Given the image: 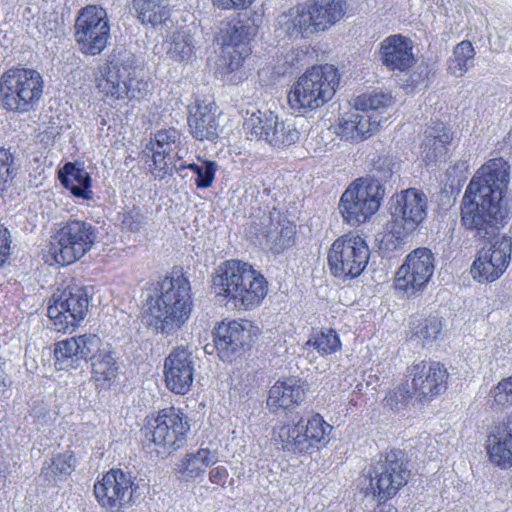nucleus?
Segmentation results:
<instances>
[{"mask_svg": "<svg viewBox=\"0 0 512 512\" xmlns=\"http://www.w3.org/2000/svg\"><path fill=\"white\" fill-rule=\"evenodd\" d=\"M509 168L501 157L488 160L471 179L462 199V225L480 238H493L477 252L471 265V275L479 283L499 279L511 261V237L496 236L506 217L502 201L509 183Z\"/></svg>", "mask_w": 512, "mask_h": 512, "instance_id": "1", "label": "nucleus"}, {"mask_svg": "<svg viewBox=\"0 0 512 512\" xmlns=\"http://www.w3.org/2000/svg\"><path fill=\"white\" fill-rule=\"evenodd\" d=\"M146 314L149 325L163 335H172L190 319L193 292L189 278L181 266L146 284Z\"/></svg>", "mask_w": 512, "mask_h": 512, "instance_id": "2", "label": "nucleus"}, {"mask_svg": "<svg viewBox=\"0 0 512 512\" xmlns=\"http://www.w3.org/2000/svg\"><path fill=\"white\" fill-rule=\"evenodd\" d=\"M54 366L59 371L77 369L82 360L90 362V381L97 390L115 383L119 366L110 344L95 333L72 336L54 344Z\"/></svg>", "mask_w": 512, "mask_h": 512, "instance_id": "3", "label": "nucleus"}, {"mask_svg": "<svg viewBox=\"0 0 512 512\" xmlns=\"http://www.w3.org/2000/svg\"><path fill=\"white\" fill-rule=\"evenodd\" d=\"M215 296L236 311H253L264 303L269 283L265 276L248 262L229 259L220 263L211 276Z\"/></svg>", "mask_w": 512, "mask_h": 512, "instance_id": "4", "label": "nucleus"}, {"mask_svg": "<svg viewBox=\"0 0 512 512\" xmlns=\"http://www.w3.org/2000/svg\"><path fill=\"white\" fill-rule=\"evenodd\" d=\"M349 9L347 0H309L288 9L280 30L290 40L308 39L331 29Z\"/></svg>", "mask_w": 512, "mask_h": 512, "instance_id": "5", "label": "nucleus"}, {"mask_svg": "<svg viewBox=\"0 0 512 512\" xmlns=\"http://www.w3.org/2000/svg\"><path fill=\"white\" fill-rule=\"evenodd\" d=\"M428 199L417 188H407L392 198L390 218L384 226L381 247L387 251L401 248L427 217Z\"/></svg>", "mask_w": 512, "mask_h": 512, "instance_id": "6", "label": "nucleus"}, {"mask_svg": "<svg viewBox=\"0 0 512 512\" xmlns=\"http://www.w3.org/2000/svg\"><path fill=\"white\" fill-rule=\"evenodd\" d=\"M333 426L318 412L300 417L295 422H283L272 430V441L288 453L313 456L327 448Z\"/></svg>", "mask_w": 512, "mask_h": 512, "instance_id": "7", "label": "nucleus"}, {"mask_svg": "<svg viewBox=\"0 0 512 512\" xmlns=\"http://www.w3.org/2000/svg\"><path fill=\"white\" fill-rule=\"evenodd\" d=\"M339 82L340 75L333 65H314L291 85L287 103L293 111L302 114L315 111L333 99Z\"/></svg>", "mask_w": 512, "mask_h": 512, "instance_id": "8", "label": "nucleus"}, {"mask_svg": "<svg viewBox=\"0 0 512 512\" xmlns=\"http://www.w3.org/2000/svg\"><path fill=\"white\" fill-rule=\"evenodd\" d=\"M97 236V228L86 220L59 223L50 236L46 262L59 267L77 263L93 249Z\"/></svg>", "mask_w": 512, "mask_h": 512, "instance_id": "9", "label": "nucleus"}, {"mask_svg": "<svg viewBox=\"0 0 512 512\" xmlns=\"http://www.w3.org/2000/svg\"><path fill=\"white\" fill-rule=\"evenodd\" d=\"M404 450L391 448L380 453L378 460L370 465L365 479L366 496H372L379 503L393 499L409 482L411 471Z\"/></svg>", "mask_w": 512, "mask_h": 512, "instance_id": "10", "label": "nucleus"}, {"mask_svg": "<svg viewBox=\"0 0 512 512\" xmlns=\"http://www.w3.org/2000/svg\"><path fill=\"white\" fill-rule=\"evenodd\" d=\"M138 65L133 54L114 55L99 65L94 75L95 88L106 103L132 100L139 92Z\"/></svg>", "mask_w": 512, "mask_h": 512, "instance_id": "11", "label": "nucleus"}, {"mask_svg": "<svg viewBox=\"0 0 512 512\" xmlns=\"http://www.w3.org/2000/svg\"><path fill=\"white\" fill-rule=\"evenodd\" d=\"M45 82L35 69L11 67L0 76V104L8 112L35 111L44 95Z\"/></svg>", "mask_w": 512, "mask_h": 512, "instance_id": "12", "label": "nucleus"}, {"mask_svg": "<svg viewBox=\"0 0 512 512\" xmlns=\"http://www.w3.org/2000/svg\"><path fill=\"white\" fill-rule=\"evenodd\" d=\"M142 431L158 453L171 454L186 444L189 418L180 407H164L146 416Z\"/></svg>", "mask_w": 512, "mask_h": 512, "instance_id": "13", "label": "nucleus"}, {"mask_svg": "<svg viewBox=\"0 0 512 512\" xmlns=\"http://www.w3.org/2000/svg\"><path fill=\"white\" fill-rule=\"evenodd\" d=\"M385 196L383 185L373 178H357L343 192L339 210L351 226L368 222L379 210Z\"/></svg>", "mask_w": 512, "mask_h": 512, "instance_id": "14", "label": "nucleus"}, {"mask_svg": "<svg viewBox=\"0 0 512 512\" xmlns=\"http://www.w3.org/2000/svg\"><path fill=\"white\" fill-rule=\"evenodd\" d=\"M370 249L363 237L348 232L336 238L327 251L330 274L338 279L359 277L368 265Z\"/></svg>", "mask_w": 512, "mask_h": 512, "instance_id": "15", "label": "nucleus"}, {"mask_svg": "<svg viewBox=\"0 0 512 512\" xmlns=\"http://www.w3.org/2000/svg\"><path fill=\"white\" fill-rule=\"evenodd\" d=\"M88 309L89 297L85 287L69 284L53 293L47 316L57 332H73L85 320Z\"/></svg>", "mask_w": 512, "mask_h": 512, "instance_id": "16", "label": "nucleus"}, {"mask_svg": "<svg viewBox=\"0 0 512 512\" xmlns=\"http://www.w3.org/2000/svg\"><path fill=\"white\" fill-rule=\"evenodd\" d=\"M136 478L121 468H110L98 475L93 485V495L98 505L106 511H124L136 502Z\"/></svg>", "mask_w": 512, "mask_h": 512, "instance_id": "17", "label": "nucleus"}, {"mask_svg": "<svg viewBox=\"0 0 512 512\" xmlns=\"http://www.w3.org/2000/svg\"><path fill=\"white\" fill-rule=\"evenodd\" d=\"M74 37L82 54H101L110 39V24L106 10L98 5L81 8L75 19Z\"/></svg>", "mask_w": 512, "mask_h": 512, "instance_id": "18", "label": "nucleus"}, {"mask_svg": "<svg viewBox=\"0 0 512 512\" xmlns=\"http://www.w3.org/2000/svg\"><path fill=\"white\" fill-rule=\"evenodd\" d=\"M435 269V257L426 247L412 250L397 269L393 287L408 298L421 294L428 286Z\"/></svg>", "mask_w": 512, "mask_h": 512, "instance_id": "19", "label": "nucleus"}, {"mask_svg": "<svg viewBox=\"0 0 512 512\" xmlns=\"http://www.w3.org/2000/svg\"><path fill=\"white\" fill-rule=\"evenodd\" d=\"M407 383L413 389L415 401L429 404L448 389L449 372L446 366L436 360H415L406 368Z\"/></svg>", "mask_w": 512, "mask_h": 512, "instance_id": "20", "label": "nucleus"}, {"mask_svg": "<svg viewBox=\"0 0 512 512\" xmlns=\"http://www.w3.org/2000/svg\"><path fill=\"white\" fill-rule=\"evenodd\" d=\"M308 389L299 376L279 378L268 390L266 406L273 414L292 412L305 402Z\"/></svg>", "mask_w": 512, "mask_h": 512, "instance_id": "21", "label": "nucleus"}, {"mask_svg": "<svg viewBox=\"0 0 512 512\" xmlns=\"http://www.w3.org/2000/svg\"><path fill=\"white\" fill-rule=\"evenodd\" d=\"M192 353L184 347H175L164 360L163 376L166 388L175 395H186L194 380Z\"/></svg>", "mask_w": 512, "mask_h": 512, "instance_id": "22", "label": "nucleus"}, {"mask_svg": "<svg viewBox=\"0 0 512 512\" xmlns=\"http://www.w3.org/2000/svg\"><path fill=\"white\" fill-rule=\"evenodd\" d=\"M249 324L244 319H224L217 323L212 334L214 348L221 360L231 361L244 348L250 336Z\"/></svg>", "mask_w": 512, "mask_h": 512, "instance_id": "23", "label": "nucleus"}, {"mask_svg": "<svg viewBox=\"0 0 512 512\" xmlns=\"http://www.w3.org/2000/svg\"><path fill=\"white\" fill-rule=\"evenodd\" d=\"M485 448L494 466L501 469L512 467V412L491 428Z\"/></svg>", "mask_w": 512, "mask_h": 512, "instance_id": "24", "label": "nucleus"}, {"mask_svg": "<svg viewBox=\"0 0 512 512\" xmlns=\"http://www.w3.org/2000/svg\"><path fill=\"white\" fill-rule=\"evenodd\" d=\"M180 136L179 130L173 127L160 129L151 135L146 150L151 160L150 169L155 177L163 179L171 171L167 158L172 146L179 142Z\"/></svg>", "mask_w": 512, "mask_h": 512, "instance_id": "25", "label": "nucleus"}, {"mask_svg": "<svg viewBox=\"0 0 512 512\" xmlns=\"http://www.w3.org/2000/svg\"><path fill=\"white\" fill-rule=\"evenodd\" d=\"M380 59L391 71H408L416 62L413 43L401 34H394L384 39L379 49Z\"/></svg>", "mask_w": 512, "mask_h": 512, "instance_id": "26", "label": "nucleus"}, {"mask_svg": "<svg viewBox=\"0 0 512 512\" xmlns=\"http://www.w3.org/2000/svg\"><path fill=\"white\" fill-rule=\"evenodd\" d=\"M252 53L249 27L238 22L229 32V40L223 48V65L226 73L239 71Z\"/></svg>", "mask_w": 512, "mask_h": 512, "instance_id": "27", "label": "nucleus"}, {"mask_svg": "<svg viewBox=\"0 0 512 512\" xmlns=\"http://www.w3.org/2000/svg\"><path fill=\"white\" fill-rule=\"evenodd\" d=\"M58 180L74 198L85 201L93 199V180L82 162H66L58 170Z\"/></svg>", "mask_w": 512, "mask_h": 512, "instance_id": "28", "label": "nucleus"}, {"mask_svg": "<svg viewBox=\"0 0 512 512\" xmlns=\"http://www.w3.org/2000/svg\"><path fill=\"white\" fill-rule=\"evenodd\" d=\"M244 130L249 140H265L272 146H284L286 142L279 134V128L283 130V124L271 112L263 113L260 110L251 114L244 122Z\"/></svg>", "mask_w": 512, "mask_h": 512, "instance_id": "29", "label": "nucleus"}, {"mask_svg": "<svg viewBox=\"0 0 512 512\" xmlns=\"http://www.w3.org/2000/svg\"><path fill=\"white\" fill-rule=\"evenodd\" d=\"M187 123L189 132L197 140H214L218 137V122L211 105L196 100L189 108Z\"/></svg>", "mask_w": 512, "mask_h": 512, "instance_id": "30", "label": "nucleus"}, {"mask_svg": "<svg viewBox=\"0 0 512 512\" xmlns=\"http://www.w3.org/2000/svg\"><path fill=\"white\" fill-rule=\"evenodd\" d=\"M453 139L454 133L451 128L442 122H437L428 127L421 146L425 162L430 164L439 157L446 155Z\"/></svg>", "mask_w": 512, "mask_h": 512, "instance_id": "31", "label": "nucleus"}, {"mask_svg": "<svg viewBox=\"0 0 512 512\" xmlns=\"http://www.w3.org/2000/svg\"><path fill=\"white\" fill-rule=\"evenodd\" d=\"M163 45L167 57L174 63L189 65L196 59V47L189 30L176 29L166 37Z\"/></svg>", "mask_w": 512, "mask_h": 512, "instance_id": "32", "label": "nucleus"}, {"mask_svg": "<svg viewBox=\"0 0 512 512\" xmlns=\"http://www.w3.org/2000/svg\"><path fill=\"white\" fill-rule=\"evenodd\" d=\"M77 458L74 451L66 450L57 453L46 461L41 469V476L50 485L66 481L75 471Z\"/></svg>", "mask_w": 512, "mask_h": 512, "instance_id": "33", "label": "nucleus"}, {"mask_svg": "<svg viewBox=\"0 0 512 512\" xmlns=\"http://www.w3.org/2000/svg\"><path fill=\"white\" fill-rule=\"evenodd\" d=\"M395 104L391 93L375 90L358 95L354 99V107L363 113L374 115V118L382 116V122L390 117V110Z\"/></svg>", "mask_w": 512, "mask_h": 512, "instance_id": "34", "label": "nucleus"}, {"mask_svg": "<svg viewBox=\"0 0 512 512\" xmlns=\"http://www.w3.org/2000/svg\"><path fill=\"white\" fill-rule=\"evenodd\" d=\"M296 225L287 219L271 222L265 232L266 244L274 254L283 253L296 243Z\"/></svg>", "mask_w": 512, "mask_h": 512, "instance_id": "35", "label": "nucleus"}, {"mask_svg": "<svg viewBox=\"0 0 512 512\" xmlns=\"http://www.w3.org/2000/svg\"><path fill=\"white\" fill-rule=\"evenodd\" d=\"M132 4L143 25L156 27L170 20L171 12L164 0H133Z\"/></svg>", "mask_w": 512, "mask_h": 512, "instance_id": "36", "label": "nucleus"}, {"mask_svg": "<svg viewBox=\"0 0 512 512\" xmlns=\"http://www.w3.org/2000/svg\"><path fill=\"white\" fill-rule=\"evenodd\" d=\"M217 457L208 448H199L195 453H187L181 460L180 472L186 480L204 475L206 468L214 465Z\"/></svg>", "mask_w": 512, "mask_h": 512, "instance_id": "37", "label": "nucleus"}, {"mask_svg": "<svg viewBox=\"0 0 512 512\" xmlns=\"http://www.w3.org/2000/svg\"><path fill=\"white\" fill-rule=\"evenodd\" d=\"M442 319L435 315L414 318L410 321L409 332L411 338H416L425 346L436 341L442 332Z\"/></svg>", "mask_w": 512, "mask_h": 512, "instance_id": "38", "label": "nucleus"}, {"mask_svg": "<svg viewBox=\"0 0 512 512\" xmlns=\"http://www.w3.org/2000/svg\"><path fill=\"white\" fill-rule=\"evenodd\" d=\"M476 51L471 41L463 40L453 48L447 63L448 72L456 77L464 76L472 66Z\"/></svg>", "mask_w": 512, "mask_h": 512, "instance_id": "39", "label": "nucleus"}, {"mask_svg": "<svg viewBox=\"0 0 512 512\" xmlns=\"http://www.w3.org/2000/svg\"><path fill=\"white\" fill-rule=\"evenodd\" d=\"M306 345L312 347L321 356L335 354L342 349V341L339 334L332 328L313 330Z\"/></svg>", "mask_w": 512, "mask_h": 512, "instance_id": "40", "label": "nucleus"}, {"mask_svg": "<svg viewBox=\"0 0 512 512\" xmlns=\"http://www.w3.org/2000/svg\"><path fill=\"white\" fill-rule=\"evenodd\" d=\"M487 403L497 413L512 408V375L502 378L490 389Z\"/></svg>", "mask_w": 512, "mask_h": 512, "instance_id": "41", "label": "nucleus"}, {"mask_svg": "<svg viewBox=\"0 0 512 512\" xmlns=\"http://www.w3.org/2000/svg\"><path fill=\"white\" fill-rule=\"evenodd\" d=\"M412 399L415 400L412 387L409 383H402L387 391L383 406L396 412L406 408Z\"/></svg>", "mask_w": 512, "mask_h": 512, "instance_id": "42", "label": "nucleus"}, {"mask_svg": "<svg viewBox=\"0 0 512 512\" xmlns=\"http://www.w3.org/2000/svg\"><path fill=\"white\" fill-rule=\"evenodd\" d=\"M204 165L205 167L203 169L196 163L181 164L179 170L189 169L193 171L197 175L195 181L196 187L204 189L212 185L218 168L216 162L212 160H205Z\"/></svg>", "mask_w": 512, "mask_h": 512, "instance_id": "43", "label": "nucleus"}, {"mask_svg": "<svg viewBox=\"0 0 512 512\" xmlns=\"http://www.w3.org/2000/svg\"><path fill=\"white\" fill-rule=\"evenodd\" d=\"M14 176V156L5 148L0 147V194L7 189Z\"/></svg>", "mask_w": 512, "mask_h": 512, "instance_id": "44", "label": "nucleus"}, {"mask_svg": "<svg viewBox=\"0 0 512 512\" xmlns=\"http://www.w3.org/2000/svg\"><path fill=\"white\" fill-rule=\"evenodd\" d=\"M357 132H358V140L363 141L370 137L372 134L378 131L382 122V116L379 118H374V115H370L369 113L358 114L357 113Z\"/></svg>", "mask_w": 512, "mask_h": 512, "instance_id": "45", "label": "nucleus"}, {"mask_svg": "<svg viewBox=\"0 0 512 512\" xmlns=\"http://www.w3.org/2000/svg\"><path fill=\"white\" fill-rule=\"evenodd\" d=\"M357 113H348L343 116L338 124V134L346 141L359 142L357 124Z\"/></svg>", "mask_w": 512, "mask_h": 512, "instance_id": "46", "label": "nucleus"}, {"mask_svg": "<svg viewBox=\"0 0 512 512\" xmlns=\"http://www.w3.org/2000/svg\"><path fill=\"white\" fill-rule=\"evenodd\" d=\"M145 223V217L140 208L133 207L123 214L122 227L131 232H138Z\"/></svg>", "mask_w": 512, "mask_h": 512, "instance_id": "47", "label": "nucleus"}, {"mask_svg": "<svg viewBox=\"0 0 512 512\" xmlns=\"http://www.w3.org/2000/svg\"><path fill=\"white\" fill-rule=\"evenodd\" d=\"M11 234L7 227L0 224V268L7 262L11 254Z\"/></svg>", "mask_w": 512, "mask_h": 512, "instance_id": "48", "label": "nucleus"}, {"mask_svg": "<svg viewBox=\"0 0 512 512\" xmlns=\"http://www.w3.org/2000/svg\"><path fill=\"white\" fill-rule=\"evenodd\" d=\"M211 2L221 10H246L255 0H211Z\"/></svg>", "mask_w": 512, "mask_h": 512, "instance_id": "49", "label": "nucleus"}, {"mask_svg": "<svg viewBox=\"0 0 512 512\" xmlns=\"http://www.w3.org/2000/svg\"><path fill=\"white\" fill-rule=\"evenodd\" d=\"M228 477L229 472L224 466L214 467L209 472V481L221 488H225Z\"/></svg>", "mask_w": 512, "mask_h": 512, "instance_id": "50", "label": "nucleus"}, {"mask_svg": "<svg viewBox=\"0 0 512 512\" xmlns=\"http://www.w3.org/2000/svg\"><path fill=\"white\" fill-rule=\"evenodd\" d=\"M469 170V164L466 160L455 162L449 169L448 175L457 177V182L465 181Z\"/></svg>", "mask_w": 512, "mask_h": 512, "instance_id": "51", "label": "nucleus"}, {"mask_svg": "<svg viewBox=\"0 0 512 512\" xmlns=\"http://www.w3.org/2000/svg\"><path fill=\"white\" fill-rule=\"evenodd\" d=\"M377 512H398V510L395 507H389L387 509H380Z\"/></svg>", "mask_w": 512, "mask_h": 512, "instance_id": "52", "label": "nucleus"}, {"mask_svg": "<svg viewBox=\"0 0 512 512\" xmlns=\"http://www.w3.org/2000/svg\"><path fill=\"white\" fill-rule=\"evenodd\" d=\"M289 135H291V136H292V135H297V131H293V132H292V131H289Z\"/></svg>", "mask_w": 512, "mask_h": 512, "instance_id": "53", "label": "nucleus"}]
</instances>
